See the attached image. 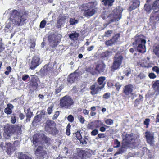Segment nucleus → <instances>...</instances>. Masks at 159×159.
I'll return each mask as SVG.
<instances>
[{
    "label": "nucleus",
    "instance_id": "25",
    "mask_svg": "<svg viewBox=\"0 0 159 159\" xmlns=\"http://www.w3.org/2000/svg\"><path fill=\"white\" fill-rule=\"evenodd\" d=\"M67 18L66 16H63L59 20L57 24V27L58 28H60L65 23V20Z\"/></svg>",
    "mask_w": 159,
    "mask_h": 159
},
{
    "label": "nucleus",
    "instance_id": "44",
    "mask_svg": "<svg viewBox=\"0 0 159 159\" xmlns=\"http://www.w3.org/2000/svg\"><path fill=\"white\" fill-rule=\"evenodd\" d=\"M114 43V42L113 40H112V39L110 40L107 41L105 42L107 46H110L112 44Z\"/></svg>",
    "mask_w": 159,
    "mask_h": 159
},
{
    "label": "nucleus",
    "instance_id": "41",
    "mask_svg": "<svg viewBox=\"0 0 159 159\" xmlns=\"http://www.w3.org/2000/svg\"><path fill=\"white\" fill-rule=\"evenodd\" d=\"M105 123L107 125H111L113 123V120L110 119H108L105 120Z\"/></svg>",
    "mask_w": 159,
    "mask_h": 159
},
{
    "label": "nucleus",
    "instance_id": "36",
    "mask_svg": "<svg viewBox=\"0 0 159 159\" xmlns=\"http://www.w3.org/2000/svg\"><path fill=\"white\" fill-rule=\"evenodd\" d=\"M70 25H74L78 23V21L76 20H75L74 18H71L69 20Z\"/></svg>",
    "mask_w": 159,
    "mask_h": 159
},
{
    "label": "nucleus",
    "instance_id": "13",
    "mask_svg": "<svg viewBox=\"0 0 159 159\" xmlns=\"http://www.w3.org/2000/svg\"><path fill=\"white\" fill-rule=\"evenodd\" d=\"M41 63L40 58L38 55H35L32 58L30 64V68L33 70L38 66Z\"/></svg>",
    "mask_w": 159,
    "mask_h": 159
},
{
    "label": "nucleus",
    "instance_id": "22",
    "mask_svg": "<svg viewBox=\"0 0 159 159\" xmlns=\"http://www.w3.org/2000/svg\"><path fill=\"white\" fill-rule=\"evenodd\" d=\"M133 140V134H126L125 138L123 139V142L125 143V144L129 146V145L132 143L131 141Z\"/></svg>",
    "mask_w": 159,
    "mask_h": 159
},
{
    "label": "nucleus",
    "instance_id": "14",
    "mask_svg": "<svg viewBox=\"0 0 159 159\" xmlns=\"http://www.w3.org/2000/svg\"><path fill=\"white\" fill-rule=\"evenodd\" d=\"M102 89L98 84H96L91 86L90 93L93 95L98 94Z\"/></svg>",
    "mask_w": 159,
    "mask_h": 159
},
{
    "label": "nucleus",
    "instance_id": "39",
    "mask_svg": "<svg viewBox=\"0 0 159 159\" xmlns=\"http://www.w3.org/2000/svg\"><path fill=\"white\" fill-rule=\"evenodd\" d=\"M120 36V34H117L114 36L112 39V40H113L114 43L116 42L119 39Z\"/></svg>",
    "mask_w": 159,
    "mask_h": 159
},
{
    "label": "nucleus",
    "instance_id": "46",
    "mask_svg": "<svg viewBox=\"0 0 159 159\" xmlns=\"http://www.w3.org/2000/svg\"><path fill=\"white\" fill-rule=\"evenodd\" d=\"M54 105L52 104L47 109V111L49 114H51L52 111V108L53 107Z\"/></svg>",
    "mask_w": 159,
    "mask_h": 159
},
{
    "label": "nucleus",
    "instance_id": "4",
    "mask_svg": "<svg viewBox=\"0 0 159 159\" xmlns=\"http://www.w3.org/2000/svg\"><path fill=\"white\" fill-rule=\"evenodd\" d=\"M143 35L139 34L136 35L134 38L132 39L134 41L133 44L134 47H137V50L146 49L145 44L146 41Z\"/></svg>",
    "mask_w": 159,
    "mask_h": 159
},
{
    "label": "nucleus",
    "instance_id": "55",
    "mask_svg": "<svg viewBox=\"0 0 159 159\" xmlns=\"http://www.w3.org/2000/svg\"><path fill=\"white\" fill-rule=\"evenodd\" d=\"M113 33L112 30H108L107 31L105 32V35L107 37H109Z\"/></svg>",
    "mask_w": 159,
    "mask_h": 159
},
{
    "label": "nucleus",
    "instance_id": "48",
    "mask_svg": "<svg viewBox=\"0 0 159 159\" xmlns=\"http://www.w3.org/2000/svg\"><path fill=\"white\" fill-rule=\"evenodd\" d=\"M115 86L116 87V90L118 92L121 87V85L119 83L117 82L115 84Z\"/></svg>",
    "mask_w": 159,
    "mask_h": 159
},
{
    "label": "nucleus",
    "instance_id": "43",
    "mask_svg": "<svg viewBox=\"0 0 159 159\" xmlns=\"http://www.w3.org/2000/svg\"><path fill=\"white\" fill-rule=\"evenodd\" d=\"M114 143L116 145V146H114V148H119V147L120 146V142H119L118 140L117 139H115L114 140Z\"/></svg>",
    "mask_w": 159,
    "mask_h": 159
},
{
    "label": "nucleus",
    "instance_id": "62",
    "mask_svg": "<svg viewBox=\"0 0 159 159\" xmlns=\"http://www.w3.org/2000/svg\"><path fill=\"white\" fill-rule=\"evenodd\" d=\"M76 137L80 140L82 139V136L80 133H77L76 134Z\"/></svg>",
    "mask_w": 159,
    "mask_h": 159
},
{
    "label": "nucleus",
    "instance_id": "64",
    "mask_svg": "<svg viewBox=\"0 0 159 159\" xmlns=\"http://www.w3.org/2000/svg\"><path fill=\"white\" fill-rule=\"evenodd\" d=\"M80 141V143L83 144H86L87 143L86 140L84 139H81Z\"/></svg>",
    "mask_w": 159,
    "mask_h": 159
},
{
    "label": "nucleus",
    "instance_id": "52",
    "mask_svg": "<svg viewBox=\"0 0 159 159\" xmlns=\"http://www.w3.org/2000/svg\"><path fill=\"white\" fill-rule=\"evenodd\" d=\"M78 119L80 122L81 123H83L85 121V119L84 117L81 115H79L78 116Z\"/></svg>",
    "mask_w": 159,
    "mask_h": 159
},
{
    "label": "nucleus",
    "instance_id": "27",
    "mask_svg": "<svg viewBox=\"0 0 159 159\" xmlns=\"http://www.w3.org/2000/svg\"><path fill=\"white\" fill-rule=\"evenodd\" d=\"M129 147V146L126 145L125 143L124 142H123L121 146V148L119 150V151L118 152L114 154V156H116L118 154H122L124 152V149L125 148H127Z\"/></svg>",
    "mask_w": 159,
    "mask_h": 159
},
{
    "label": "nucleus",
    "instance_id": "2",
    "mask_svg": "<svg viewBox=\"0 0 159 159\" xmlns=\"http://www.w3.org/2000/svg\"><path fill=\"white\" fill-rule=\"evenodd\" d=\"M97 5V2L96 1L83 4V8L81 10L84 11V16L86 17H88L94 15L95 11L93 8H95Z\"/></svg>",
    "mask_w": 159,
    "mask_h": 159
},
{
    "label": "nucleus",
    "instance_id": "40",
    "mask_svg": "<svg viewBox=\"0 0 159 159\" xmlns=\"http://www.w3.org/2000/svg\"><path fill=\"white\" fill-rule=\"evenodd\" d=\"M46 24V21L45 20H43L42 21H41L40 23V25H39V27L40 28H43Z\"/></svg>",
    "mask_w": 159,
    "mask_h": 159
},
{
    "label": "nucleus",
    "instance_id": "19",
    "mask_svg": "<svg viewBox=\"0 0 159 159\" xmlns=\"http://www.w3.org/2000/svg\"><path fill=\"white\" fill-rule=\"evenodd\" d=\"M78 76V74L73 73L71 74L68 77L67 80L69 83L72 84L77 80Z\"/></svg>",
    "mask_w": 159,
    "mask_h": 159
},
{
    "label": "nucleus",
    "instance_id": "63",
    "mask_svg": "<svg viewBox=\"0 0 159 159\" xmlns=\"http://www.w3.org/2000/svg\"><path fill=\"white\" fill-rule=\"evenodd\" d=\"M7 107L9 108V109L12 110V109L14 108L13 105L10 103H9L7 105Z\"/></svg>",
    "mask_w": 159,
    "mask_h": 159
},
{
    "label": "nucleus",
    "instance_id": "56",
    "mask_svg": "<svg viewBox=\"0 0 159 159\" xmlns=\"http://www.w3.org/2000/svg\"><path fill=\"white\" fill-rule=\"evenodd\" d=\"M110 96V93H106L103 95V98H104L107 99L109 98Z\"/></svg>",
    "mask_w": 159,
    "mask_h": 159
},
{
    "label": "nucleus",
    "instance_id": "21",
    "mask_svg": "<svg viewBox=\"0 0 159 159\" xmlns=\"http://www.w3.org/2000/svg\"><path fill=\"white\" fill-rule=\"evenodd\" d=\"M140 5L139 0H132L129 8L130 11L138 7Z\"/></svg>",
    "mask_w": 159,
    "mask_h": 159
},
{
    "label": "nucleus",
    "instance_id": "31",
    "mask_svg": "<svg viewBox=\"0 0 159 159\" xmlns=\"http://www.w3.org/2000/svg\"><path fill=\"white\" fill-rule=\"evenodd\" d=\"M152 87L155 90L159 92V80H157L154 82Z\"/></svg>",
    "mask_w": 159,
    "mask_h": 159
},
{
    "label": "nucleus",
    "instance_id": "7",
    "mask_svg": "<svg viewBox=\"0 0 159 159\" xmlns=\"http://www.w3.org/2000/svg\"><path fill=\"white\" fill-rule=\"evenodd\" d=\"M74 101L69 96L66 95L61 98L60 100V106L66 109H70L71 106L73 105Z\"/></svg>",
    "mask_w": 159,
    "mask_h": 159
},
{
    "label": "nucleus",
    "instance_id": "59",
    "mask_svg": "<svg viewBox=\"0 0 159 159\" xmlns=\"http://www.w3.org/2000/svg\"><path fill=\"white\" fill-rule=\"evenodd\" d=\"M97 122L99 123V125H97L96 127V128H98L100 126H103V125L105 126V125H104L102 122L99 120H98Z\"/></svg>",
    "mask_w": 159,
    "mask_h": 159
},
{
    "label": "nucleus",
    "instance_id": "54",
    "mask_svg": "<svg viewBox=\"0 0 159 159\" xmlns=\"http://www.w3.org/2000/svg\"><path fill=\"white\" fill-rule=\"evenodd\" d=\"M98 131L97 129H95L91 132V135L92 136H95L98 134Z\"/></svg>",
    "mask_w": 159,
    "mask_h": 159
},
{
    "label": "nucleus",
    "instance_id": "47",
    "mask_svg": "<svg viewBox=\"0 0 159 159\" xmlns=\"http://www.w3.org/2000/svg\"><path fill=\"white\" fill-rule=\"evenodd\" d=\"M150 121V120L148 118H147L145 119V120L144 121V124L146 125V128H147L148 127L149 122Z\"/></svg>",
    "mask_w": 159,
    "mask_h": 159
},
{
    "label": "nucleus",
    "instance_id": "32",
    "mask_svg": "<svg viewBox=\"0 0 159 159\" xmlns=\"http://www.w3.org/2000/svg\"><path fill=\"white\" fill-rule=\"evenodd\" d=\"M81 153H82V158H85L89 157L90 156V153L87 151H83Z\"/></svg>",
    "mask_w": 159,
    "mask_h": 159
},
{
    "label": "nucleus",
    "instance_id": "34",
    "mask_svg": "<svg viewBox=\"0 0 159 159\" xmlns=\"http://www.w3.org/2000/svg\"><path fill=\"white\" fill-rule=\"evenodd\" d=\"M41 115H38L34 117V121L35 123L39 122L41 120Z\"/></svg>",
    "mask_w": 159,
    "mask_h": 159
},
{
    "label": "nucleus",
    "instance_id": "15",
    "mask_svg": "<svg viewBox=\"0 0 159 159\" xmlns=\"http://www.w3.org/2000/svg\"><path fill=\"white\" fill-rule=\"evenodd\" d=\"M39 79L36 76H33L31 80L30 86L34 90H35L38 87V82Z\"/></svg>",
    "mask_w": 159,
    "mask_h": 159
},
{
    "label": "nucleus",
    "instance_id": "23",
    "mask_svg": "<svg viewBox=\"0 0 159 159\" xmlns=\"http://www.w3.org/2000/svg\"><path fill=\"white\" fill-rule=\"evenodd\" d=\"M79 33L76 31H73L69 34L70 39L73 41H77L79 36Z\"/></svg>",
    "mask_w": 159,
    "mask_h": 159
},
{
    "label": "nucleus",
    "instance_id": "18",
    "mask_svg": "<svg viewBox=\"0 0 159 159\" xmlns=\"http://www.w3.org/2000/svg\"><path fill=\"white\" fill-rule=\"evenodd\" d=\"M133 88V85L131 84L125 86L123 89V93L126 95H128L130 94H133L132 93Z\"/></svg>",
    "mask_w": 159,
    "mask_h": 159
},
{
    "label": "nucleus",
    "instance_id": "51",
    "mask_svg": "<svg viewBox=\"0 0 159 159\" xmlns=\"http://www.w3.org/2000/svg\"><path fill=\"white\" fill-rule=\"evenodd\" d=\"M35 44L34 42H31L29 43L28 46L30 49H34L35 47Z\"/></svg>",
    "mask_w": 159,
    "mask_h": 159
},
{
    "label": "nucleus",
    "instance_id": "8",
    "mask_svg": "<svg viewBox=\"0 0 159 159\" xmlns=\"http://www.w3.org/2000/svg\"><path fill=\"white\" fill-rule=\"evenodd\" d=\"M123 57L120 53H117L114 57V62L111 68V71H114L119 68L121 65Z\"/></svg>",
    "mask_w": 159,
    "mask_h": 159
},
{
    "label": "nucleus",
    "instance_id": "17",
    "mask_svg": "<svg viewBox=\"0 0 159 159\" xmlns=\"http://www.w3.org/2000/svg\"><path fill=\"white\" fill-rule=\"evenodd\" d=\"M145 137L148 143L151 145L152 144L154 141L153 134L150 132L147 131L145 132Z\"/></svg>",
    "mask_w": 159,
    "mask_h": 159
},
{
    "label": "nucleus",
    "instance_id": "1",
    "mask_svg": "<svg viewBox=\"0 0 159 159\" xmlns=\"http://www.w3.org/2000/svg\"><path fill=\"white\" fill-rule=\"evenodd\" d=\"M10 14V20L15 25H22L27 22V16L25 12H20L12 10Z\"/></svg>",
    "mask_w": 159,
    "mask_h": 159
},
{
    "label": "nucleus",
    "instance_id": "28",
    "mask_svg": "<svg viewBox=\"0 0 159 159\" xmlns=\"http://www.w3.org/2000/svg\"><path fill=\"white\" fill-rule=\"evenodd\" d=\"M6 148H7L6 152L9 155L11 154L13 151V148L11 143H6Z\"/></svg>",
    "mask_w": 159,
    "mask_h": 159
},
{
    "label": "nucleus",
    "instance_id": "16",
    "mask_svg": "<svg viewBox=\"0 0 159 159\" xmlns=\"http://www.w3.org/2000/svg\"><path fill=\"white\" fill-rule=\"evenodd\" d=\"M106 65L104 63L101 62L97 64L95 67V70L96 72H98L100 73L104 72L105 70Z\"/></svg>",
    "mask_w": 159,
    "mask_h": 159
},
{
    "label": "nucleus",
    "instance_id": "11",
    "mask_svg": "<svg viewBox=\"0 0 159 159\" xmlns=\"http://www.w3.org/2000/svg\"><path fill=\"white\" fill-rule=\"evenodd\" d=\"M14 125L7 124L4 127L3 135L6 139H8L14 133Z\"/></svg>",
    "mask_w": 159,
    "mask_h": 159
},
{
    "label": "nucleus",
    "instance_id": "24",
    "mask_svg": "<svg viewBox=\"0 0 159 159\" xmlns=\"http://www.w3.org/2000/svg\"><path fill=\"white\" fill-rule=\"evenodd\" d=\"M106 78L105 77L101 76L98 78L97 80L98 84L100 87L103 89L104 87L105 83H104Z\"/></svg>",
    "mask_w": 159,
    "mask_h": 159
},
{
    "label": "nucleus",
    "instance_id": "5",
    "mask_svg": "<svg viewBox=\"0 0 159 159\" xmlns=\"http://www.w3.org/2000/svg\"><path fill=\"white\" fill-rule=\"evenodd\" d=\"M44 141L46 143H49L50 139L45 136L43 134H36L34 135L33 138V143L37 147L38 144L42 145L43 141Z\"/></svg>",
    "mask_w": 159,
    "mask_h": 159
},
{
    "label": "nucleus",
    "instance_id": "20",
    "mask_svg": "<svg viewBox=\"0 0 159 159\" xmlns=\"http://www.w3.org/2000/svg\"><path fill=\"white\" fill-rule=\"evenodd\" d=\"M151 20L154 21L155 23L159 20V11L153 12L151 15L150 17Z\"/></svg>",
    "mask_w": 159,
    "mask_h": 159
},
{
    "label": "nucleus",
    "instance_id": "12",
    "mask_svg": "<svg viewBox=\"0 0 159 159\" xmlns=\"http://www.w3.org/2000/svg\"><path fill=\"white\" fill-rule=\"evenodd\" d=\"M38 146L35 152V154L38 159H43L46 156V152L43 150L42 146L38 144Z\"/></svg>",
    "mask_w": 159,
    "mask_h": 159
},
{
    "label": "nucleus",
    "instance_id": "10",
    "mask_svg": "<svg viewBox=\"0 0 159 159\" xmlns=\"http://www.w3.org/2000/svg\"><path fill=\"white\" fill-rule=\"evenodd\" d=\"M61 35L58 34L57 36L52 34L50 35L48 37V41L50 45L53 47L56 46L61 39Z\"/></svg>",
    "mask_w": 159,
    "mask_h": 159
},
{
    "label": "nucleus",
    "instance_id": "57",
    "mask_svg": "<svg viewBox=\"0 0 159 159\" xmlns=\"http://www.w3.org/2000/svg\"><path fill=\"white\" fill-rule=\"evenodd\" d=\"M148 76L151 79H154L156 77L155 74L153 73H151L148 75Z\"/></svg>",
    "mask_w": 159,
    "mask_h": 159
},
{
    "label": "nucleus",
    "instance_id": "3",
    "mask_svg": "<svg viewBox=\"0 0 159 159\" xmlns=\"http://www.w3.org/2000/svg\"><path fill=\"white\" fill-rule=\"evenodd\" d=\"M122 9L121 7H117L116 9L114 10L112 13L110 15V17H112V19L110 21L106 24V26L110 25L111 27H113V25H115L116 21H118L121 18V14Z\"/></svg>",
    "mask_w": 159,
    "mask_h": 159
},
{
    "label": "nucleus",
    "instance_id": "9",
    "mask_svg": "<svg viewBox=\"0 0 159 159\" xmlns=\"http://www.w3.org/2000/svg\"><path fill=\"white\" fill-rule=\"evenodd\" d=\"M53 67L52 64L49 63L40 69L39 72V74L42 76L48 75L52 72Z\"/></svg>",
    "mask_w": 159,
    "mask_h": 159
},
{
    "label": "nucleus",
    "instance_id": "29",
    "mask_svg": "<svg viewBox=\"0 0 159 159\" xmlns=\"http://www.w3.org/2000/svg\"><path fill=\"white\" fill-rule=\"evenodd\" d=\"M27 112L26 113V117L27 118L26 120L27 121H30V119L33 116V113L31 111L30 108L28 109L27 110Z\"/></svg>",
    "mask_w": 159,
    "mask_h": 159
},
{
    "label": "nucleus",
    "instance_id": "6",
    "mask_svg": "<svg viewBox=\"0 0 159 159\" xmlns=\"http://www.w3.org/2000/svg\"><path fill=\"white\" fill-rule=\"evenodd\" d=\"M56 124L54 121L48 120L45 123V130L49 134L55 135L58 132V130L56 127Z\"/></svg>",
    "mask_w": 159,
    "mask_h": 159
},
{
    "label": "nucleus",
    "instance_id": "50",
    "mask_svg": "<svg viewBox=\"0 0 159 159\" xmlns=\"http://www.w3.org/2000/svg\"><path fill=\"white\" fill-rule=\"evenodd\" d=\"M152 70L155 72L157 74L159 73V68L157 66H154L152 68Z\"/></svg>",
    "mask_w": 159,
    "mask_h": 159
},
{
    "label": "nucleus",
    "instance_id": "26",
    "mask_svg": "<svg viewBox=\"0 0 159 159\" xmlns=\"http://www.w3.org/2000/svg\"><path fill=\"white\" fill-rule=\"evenodd\" d=\"M18 159H32L26 153L21 152H18Z\"/></svg>",
    "mask_w": 159,
    "mask_h": 159
},
{
    "label": "nucleus",
    "instance_id": "42",
    "mask_svg": "<svg viewBox=\"0 0 159 159\" xmlns=\"http://www.w3.org/2000/svg\"><path fill=\"white\" fill-rule=\"evenodd\" d=\"M4 112L7 114L10 115L12 113V110L7 107L5 109Z\"/></svg>",
    "mask_w": 159,
    "mask_h": 159
},
{
    "label": "nucleus",
    "instance_id": "61",
    "mask_svg": "<svg viewBox=\"0 0 159 159\" xmlns=\"http://www.w3.org/2000/svg\"><path fill=\"white\" fill-rule=\"evenodd\" d=\"M98 137L99 138H104L106 137L105 134L103 133H100L98 134Z\"/></svg>",
    "mask_w": 159,
    "mask_h": 159
},
{
    "label": "nucleus",
    "instance_id": "49",
    "mask_svg": "<svg viewBox=\"0 0 159 159\" xmlns=\"http://www.w3.org/2000/svg\"><path fill=\"white\" fill-rule=\"evenodd\" d=\"M112 54V52L110 51H106L104 52L102 55V56L107 57Z\"/></svg>",
    "mask_w": 159,
    "mask_h": 159
},
{
    "label": "nucleus",
    "instance_id": "35",
    "mask_svg": "<svg viewBox=\"0 0 159 159\" xmlns=\"http://www.w3.org/2000/svg\"><path fill=\"white\" fill-rule=\"evenodd\" d=\"M152 7L154 9H159V0H156L154 2Z\"/></svg>",
    "mask_w": 159,
    "mask_h": 159
},
{
    "label": "nucleus",
    "instance_id": "53",
    "mask_svg": "<svg viewBox=\"0 0 159 159\" xmlns=\"http://www.w3.org/2000/svg\"><path fill=\"white\" fill-rule=\"evenodd\" d=\"M67 119L69 122H72L74 121V118L72 115H70L67 117Z\"/></svg>",
    "mask_w": 159,
    "mask_h": 159
},
{
    "label": "nucleus",
    "instance_id": "58",
    "mask_svg": "<svg viewBox=\"0 0 159 159\" xmlns=\"http://www.w3.org/2000/svg\"><path fill=\"white\" fill-rule=\"evenodd\" d=\"M28 78H29V76L28 75H23L22 77V79L23 81H25Z\"/></svg>",
    "mask_w": 159,
    "mask_h": 159
},
{
    "label": "nucleus",
    "instance_id": "30",
    "mask_svg": "<svg viewBox=\"0 0 159 159\" xmlns=\"http://www.w3.org/2000/svg\"><path fill=\"white\" fill-rule=\"evenodd\" d=\"M114 1V0H102V2H103L105 6H111Z\"/></svg>",
    "mask_w": 159,
    "mask_h": 159
},
{
    "label": "nucleus",
    "instance_id": "37",
    "mask_svg": "<svg viewBox=\"0 0 159 159\" xmlns=\"http://www.w3.org/2000/svg\"><path fill=\"white\" fill-rule=\"evenodd\" d=\"M14 132L16 131L17 133H20L21 128L20 126L17 125H14Z\"/></svg>",
    "mask_w": 159,
    "mask_h": 159
},
{
    "label": "nucleus",
    "instance_id": "38",
    "mask_svg": "<svg viewBox=\"0 0 159 159\" xmlns=\"http://www.w3.org/2000/svg\"><path fill=\"white\" fill-rule=\"evenodd\" d=\"M145 11L147 12H150L151 10V6L148 4H145L144 7Z\"/></svg>",
    "mask_w": 159,
    "mask_h": 159
},
{
    "label": "nucleus",
    "instance_id": "45",
    "mask_svg": "<svg viewBox=\"0 0 159 159\" xmlns=\"http://www.w3.org/2000/svg\"><path fill=\"white\" fill-rule=\"evenodd\" d=\"M11 121L13 124H14L16 122V119L15 114H13L12 116H11Z\"/></svg>",
    "mask_w": 159,
    "mask_h": 159
},
{
    "label": "nucleus",
    "instance_id": "60",
    "mask_svg": "<svg viewBox=\"0 0 159 159\" xmlns=\"http://www.w3.org/2000/svg\"><path fill=\"white\" fill-rule=\"evenodd\" d=\"M140 101V99H136L135 101L134 106H137L139 104Z\"/></svg>",
    "mask_w": 159,
    "mask_h": 159
},
{
    "label": "nucleus",
    "instance_id": "33",
    "mask_svg": "<svg viewBox=\"0 0 159 159\" xmlns=\"http://www.w3.org/2000/svg\"><path fill=\"white\" fill-rule=\"evenodd\" d=\"M86 71L88 72H90L93 75H94L96 73V71L95 70V68H94L92 66L87 68Z\"/></svg>",
    "mask_w": 159,
    "mask_h": 159
}]
</instances>
